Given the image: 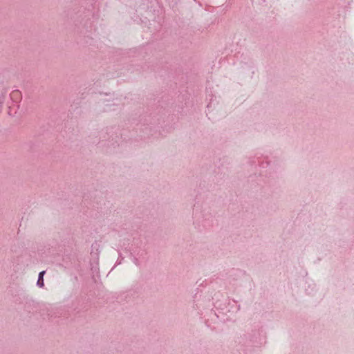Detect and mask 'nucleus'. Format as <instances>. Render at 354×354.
Here are the masks:
<instances>
[{
	"instance_id": "obj_1",
	"label": "nucleus",
	"mask_w": 354,
	"mask_h": 354,
	"mask_svg": "<svg viewBox=\"0 0 354 354\" xmlns=\"http://www.w3.org/2000/svg\"><path fill=\"white\" fill-rule=\"evenodd\" d=\"M46 271L43 270L39 273L38 279L37 281V286L39 288H43L44 286V275L45 274Z\"/></svg>"
},
{
	"instance_id": "obj_3",
	"label": "nucleus",
	"mask_w": 354,
	"mask_h": 354,
	"mask_svg": "<svg viewBox=\"0 0 354 354\" xmlns=\"http://www.w3.org/2000/svg\"><path fill=\"white\" fill-rule=\"evenodd\" d=\"M138 259L136 258L135 259V261H134V263L136 264V265H138Z\"/></svg>"
},
{
	"instance_id": "obj_2",
	"label": "nucleus",
	"mask_w": 354,
	"mask_h": 354,
	"mask_svg": "<svg viewBox=\"0 0 354 354\" xmlns=\"http://www.w3.org/2000/svg\"><path fill=\"white\" fill-rule=\"evenodd\" d=\"M12 95L13 97H19L20 96V93L18 91H15L12 92Z\"/></svg>"
}]
</instances>
